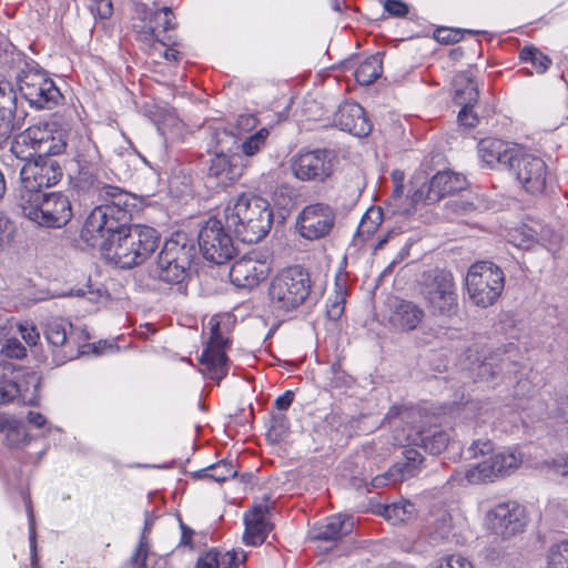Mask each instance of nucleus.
Wrapping results in <instances>:
<instances>
[{"label": "nucleus", "mask_w": 568, "mask_h": 568, "mask_svg": "<svg viewBox=\"0 0 568 568\" xmlns=\"http://www.w3.org/2000/svg\"><path fill=\"white\" fill-rule=\"evenodd\" d=\"M109 201L95 205L81 230V239L99 247L105 261L120 268L144 263L159 247V232L145 225H129L132 196L124 189L104 192Z\"/></svg>", "instance_id": "nucleus-1"}, {"label": "nucleus", "mask_w": 568, "mask_h": 568, "mask_svg": "<svg viewBox=\"0 0 568 568\" xmlns=\"http://www.w3.org/2000/svg\"><path fill=\"white\" fill-rule=\"evenodd\" d=\"M273 225V210L267 200L242 193L231 199L223 210V219L215 217V239L227 232L243 243H257L264 239Z\"/></svg>", "instance_id": "nucleus-2"}, {"label": "nucleus", "mask_w": 568, "mask_h": 568, "mask_svg": "<svg viewBox=\"0 0 568 568\" xmlns=\"http://www.w3.org/2000/svg\"><path fill=\"white\" fill-rule=\"evenodd\" d=\"M69 150L79 166L74 182L78 194L92 204L109 201L104 192L120 187L104 181L99 172L92 170L100 162V152L95 143L90 138L73 134Z\"/></svg>", "instance_id": "nucleus-3"}, {"label": "nucleus", "mask_w": 568, "mask_h": 568, "mask_svg": "<svg viewBox=\"0 0 568 568\" xmlns=\"http://www.w3.org/2000/svg\"><path fill=\"white\" fill-rule=\"evenodd\" d=\"M215 244V276L222 282H230L236 287L252 288L266 278L270 267L265 262L244 256L229 267L225 263L231 261L236 250L230 234L222 233L216 237Z\"/></svg>", "instance_id": "nucleus-4"}, {"label": "nucleus", "mask_w": 568, "mask_h": 568, "mask_svg": "<svg viewBox=\"0 0 568 568\" xmlns=\"http://www.w3.org/2000/svg\"><path fill=\"white\" fill-rule=\"evenodd\" d=\"M420 295L428 312L439 318H452L459 312L457 285L452 272L432 270L420 282Z\"/></svg>", "instance_id": "nucleus-5"}, {"label": "nucleus", "mask_w": 568, "mask_h": 568, "mask_svg": "<svg viewBox=\"0 0 568 568\" xmlns=\"http://www.w3.org/2000/svg\"><path fill=\"white\" fill-rule=\"evenodd\" d=\"M20 97L34 109H52L62 98L47 72L34 61L23 59L16 73Z\"/></svg>", "instance_id": "nucleus-6"}, {"label": "nucleus", "mask_w": 568, "mask_h": 568, "mask_svg": "<svg viewBox=\"0 0 568 568\" xmlns=\"http://www.w3.org/2000/svg\"><path fill=\"white\" fill-rule=\"evenodd\" d=\"M420 417V410L417 408L394 406L389 409L386 415L389 422L398 418L400 424L406 423L410 425L408 430L405 428L398 429L396 425L393 435L395 444L402 447L404 445L420 444L425 452L432 455L440 454L447 447L449 436L440 429H435L434 432L425 430L424 425L416 424V419Z\"/></svg>", "instance_id": "nucleus-7"}, {"label": "nucleus", "mask_w": 568, "mask_h": 568, "mask_svg": "<svg viewBox=\"0 0 568 568\" xmlns=\"http://www.w3.org/2000/svg\"><path fill=\"white\" fill-rule=\"evenodd\" d=\"M18 206L26 217L45 227H62L73 214L69 197L61 192L22 196Z\"/></svg>", "instance_id": "nucleus-8"}, {"label": "nucleus", "mask_w": 568, "mask_h": 568, "mask_svg": "<svg viewBox=\"0 0 568 568\" xmlns=\"http://www.w3.org/2000/svg\"><path fill=\"white\" fill-rule=\"evenodd\" d=\"M311 276L302 267H288L271 282L270 297L274 307L288 312L305 303L311 294Z\"/></svg>", "instance_id": "nucleus-9"}, {"label": "nucleus", "mask_w": 568, "mask_h": 568, "mask_svg": "<svg viewBox=\"0 0 568 568\" xmlns=\"http://www.w3.org/2000/svg\"><path fill=\"white\" fill-rule=\"evenodd\" d=\"M505 286L501 268L489 261L473 264L466 275V288L469 300L478 307L494 305Z\"/></svg>", "instance_id": "nucleus-10"}, {"label": "nucleus", "mask_w": 568, "mask_h": 568, "mask_svg": "<svg viewBox=\"0 0 568 568\" xmlns=\"http://www.w3.org/2000/svg\"><path fill=\"white\" fill-rule=\"evenodd\" d=\"M193 250L182 234L166 240L151 271L152 275L169 284L182 283L189 275Z\"/></svg>", "instance_id": "nucleus-11"}, {"label": "nucleus", "mask_w": 568, "mask_h": 568, "mask_svg": "<svg viewBox=\"0 0 568 568\" xmlns=\"http://www.w3.org/2000/svg\"><path fill=\"white\" fill-rule=\"evenodd\" d=\"M44 336L52 348V361L57 366L84 354L82 342L89 339L84 329L73 327L72 323L62 317L48 320Z\"/></svg>", "instance_id": "nucleus-12"}, {"label": "nucleus", "mask_w": 568, "mask_h": 568, "mask_svg": "<svg viewBox=\"0 0 568 568\" xmlns=\"http://www.w3.org/2000/svg\"><path fill=\"white\" fill-rule=\"evenodd\" d=\"M63 176V170L58 160L38 155L32 161H27L20 169L21 187L18 192L17 203L21 197L41 194L43 187L58 184Z\"/></svg>", "instance_id": "nucleus-13"}, {"label": "nucleus", "mask_w": 568, "mask_h": 568, "mask_svg": "<svg viewBox=\"0 0 568 568\" xmlns=\"http://www.w3.org/2000/svg\"><path fill=\"white\" fill-rule=\"evenodd\" d=\"M139 14L143 22L139 33L144 41L159 42L161 45H181L179 37L174 33L178 23L171 8L153 10L142 6Z\"/></svg>", "instance_id": "nucleus-14"}, {"label": "nucleus", "mask_w": 568, "mask_h": 568, "mask_svg": "<svg viewBox=\"0 0 568 568\" xmlns=\"http://www.w3.org/2000/svg\"><path fill=\"white\" fill-rule=\"evenodd\" d=\"M509 170L527 192L538 194L546 189L549 174L546 163L539 156L519 148Z\"/></svg>", "instance_id": "nucleus-15"}, {"label": "nucleus", "mask_w": 568, "mask_h": 568, "mask_svg": "<svg viewBox=\"0 0 568 568\" xmlns=\"http://www.w3.org/2000/svg\"><path fill=\"white\" fill-rule=\"evenodd\" d=\"M334 209L325 203L306 205L297 215L296 227L298 234L308 241H316L327 236L335 225Z\"/></svg>", "instance_id": "nucleus-16"}, {"label": "nucleus", "mask_w": 568, "mask_h": 568, "mask_svg": "<svg viewBox=\"0 0 568 568\" xmlns=\"http://www.w3.org/2000/svg\"><path fill=\"white\" fill-rule=\"evenodd\" d=\"M525 525V509L516 501L500 503L487 514L488 529L504 539L520 532Z\"/></svg>", "instance_id": "nucleus-17"}, {"label": "nucleus", "mask_w": 568, "mask_h": 568, "mask_svg": "<svg viewBox=\"0 0 568 568\" xmlns=\"http://www.w3.org/2000/svg\"><path fill=\"white\" fill-rule=\"evenodd\" d=\"M518 466L519 464H462L454 477L468 484L493 483L515 474Z\"/></svg>", "instance_id": "nucleus-18"}, {"label": "nucleus", "mask_w": 568, "mask_h": 568, "mask_svg": "<svg viewBox=\"0 0 568 568\" xmlns=\"http://www.w3.org/2000/svg\"><path fill=\"white\" fill-rule=\"evenodd\" d=\"M268 496L254 504L244 515V540L247 545L258 546L264 542L273 525L270 520Z\"/></svg>", "instance_id": "nucleus-19"}, {"label": "nucleus", "mask_w": 568, "mask_h": 568, "mask_svg": "<svg viewBox=\"0 0 568 568\" xmlns=\"http://www.w3.org/2000/svg\"><path fill=\"white\" fill-rule=\"evenodd\" d=\"M292 166L295 176L303 181H322L332 173L331 159L325 150L301 152Z\"/></svg>", "instance_id": "nucleus-20"}, {"label": "nucleus", "mask_w": 568, "mask_h": 568, "mask_svg": "<svg viewBox=\"0 0 568 568\" xmlns=\"http://www.w3.org/2000/svg\"><path fill=\"white\" fill-rule=\"evenodd\" d=\"M420 464H393L386 471L372 477L368 480V476H353L351 478V485L354 488L367 487L371 485L373 488H381L386 485L402 483L420 471Z\"/></svg>", "instance_id": "nucleus-21"}, {"label": "nucleus", "mask_w": 568, "mask_h": 568, "mask_svg": "<svg viewBox=\"0 0 568 568\" xmlns=\"http://www.w3.org/2000/svg\"><path fill=\"white\" fill-rule=\"evenodd\" d=\"M334 121L341 130L358 138L366 136L372 131V124L364 109L357 103L342 104L335 114Z\"/></svg>", "instance_id": "nucleus-22"}, {"label": "nucleus", "mask_w": 568, "mask_h": 568, "mask_svg": "<svg viewBox=\"0 0 568 568\" xmlns=\"http://www.w3.org/2000/svg\"><path fill=\"white\" fill-rule=\"evenodd\" d=\"M425 316V310L417 303L398 300L392 305L388 321L394 328L410 332L420 326Z\"/></svg>", "instance_id": "nucleus-23"}, {"label": "nucleus", "mask_w": 568, "mask_h": 568, "mask_svg": "<svg viewBox=\"0 0 568 568\" xmlns=\"http://www.w3.org/2000/svg\"><path fill=\"white\" fill-rule=\"evenodd\" d=\"M353 527L354 520L351 516L335 515L315 524L308 535L311 540L334 544L348 535Z\"/></svg>", "instance_id": "nucleus-24"}, {"label": "nucleus", "mask_w": 568, "mask_h": 568, "mask_svg": "<svg viewBox=\"0 0 568 568\" xmlns=\"http://www.w3.org/2000/svg\"><path fill=\"white\" fill-rule=\"evenodd\" d=\"M518 149L517 146H509L503 140L487 138L478 143V155L487 166L509 169Z\"/></svg>", "instance_id": "nucleus-25"}, {"label": "nucleus", "mask_w": 568, "mask_h": 568, "mask_svg": "<svg viewBox=\"0 0 568 568\" xmlns=\"http://www.w3.org/2000/svg\"><path fill=\"white\" fill-rule=\"evenodd\" d=\"M243 171L244 163L241 154L215 152V190L231 186L242 176Z\"/></svg>", "instance_id": "nucleus-26"}, {"label": "nucleus", "mask_w": 568, "mask_h": 568, "mask_svg": "<svg viewBox=\"0 0 568 568\" xmlns=\"http://www.w3.org/2000/svg\"><path fill=\"white\" fill-rule=\"evenodd\" d=\"M467 186L465 175L452 171L436 173L427 185V200L437 202L442 197L459 192Z\"/></svg>", "instance_id": "nucleus-27"}, {"label": "nucleus", "mask_w": 568, "mask_h": 568, "mask_svg": "<svg viewBox=\"0 0 568 568\" xmlns=\"http://www.w3.org/2000/svg\"><path fill=\"white\" fill-rule=\"evenodd\" d=\"M41 140H39V155L49 156L60 155L68 152L70 143L73 136L72 132H68L62 129L53 130L48 124L40 126Z\"/></svg>", "instance_id": "nucleus-28"}, {"label": "nucleus", "mask_w": 568, "mask_h": 568, "mask_svg": "<svg viewBox=\"0 0 568 568\" xmlns=\"http://www.w3.org/2000/svg\"><path fill=\"white\" fill-rule=\"evenodd\" d=\"M40 126H30L17 134L11 142L10 151L19 160L27 161L34 160V155H39V140H41Z\"/></svg>", "instance_id": "nucleus-29"}, {"label": "nucleus", "mask_w": 568, "mask_h": 568, "mask_svg": "<svg viewBox=\"0 0 568 568\" xmlns=\"http://www.w3.org/2000/svg\"><path fill=\"white\" fill-rule=\"evenodd\" d=\"M234 324L235 318L224 313L219 316V321H215V384L219 383L227 374L229 366V357L225 354V349L230 347L231 339L229 336H225L222 332L221 324Z\"/></svg>", "instance_id": "nucleus-30"}, {"label": "nucleus", "mask_w": 568, "mask_h": 568, "mask_svg": "<svg viewBox=\"0 0 568 568\" xmlns=\"http://www.w3.org/2000/svg\"><path fill=\"white\" fill-rule=\"evenodd\" d=\"M494 452V445L490 440H476L468 448V457L469 459H478L484 458V462H506V459H510L511 462H521L524 455L519 452L518 448L513 447L506 450L499 452L491 455Z\"/></svg>", "instance_id": "nucleus-31"}, {"label": "nucleus", "mask_w": 568, "mask_h": 568, "mask_svg": "<svg viewBox=\"0 0 568 568\" xmlns=\"http://www.w3.org/2000/svg\"><path fill=\"white\" fill-rule=\"evenodd\" d=\"M454 100L457 104H475L478 99V88L469 72H460L454 77Z\"/></svg>", "instance_id": "nucleus-32"}, {"label": "nucleus", "mask_w": 568, "mask_h": 568, "mask_svg": "<svg viewBox=\"0 0 568 568\" xmlns=\"http://www.w3.org/2000/svg\"><path fill=\"white\" fill-rule=\"evenodd\" d=\"M20 394L17 374L9 363H0V405L11 403Z\"/></svg>", "instance_id": "nucleus-33"}, {"label": "nucleus", "mask_w": 568, "mask_h": 568, "mask_svg": "<svg viewBox=\"0 0 568 568\" xmlns=\"http://www.w3.org/2000/svg\"><path fill=\"white\" fill-rule=\"evenodd\" d=\"M383 72V60L381 53L364 59L355 69L354 77L362 85H369L381 77Z\"/></svg>", "instance_id": "nucleus-34"}, {"label": "nucleus", "mask_w": 568, "mask_h": 568, "mask_svg": "<svg viewBox=\"0 0 568 568\" xmlns=\"http://www.w3.org/2000/svg\"><path fill=\"white\" fill-rule=\"evenodd\" d=\"M393 525L408 521L416 515V507L408 500L386 505L381 513Z\"/></svg>", "instance_id": "nucleus-35"}, {"label": "nucleus", "mask_w": 568, "mask_h": 568, "mask_svg": "<svg viewBox=\"0 0 568 568\" xmlns=\"http://www.w3.org/2000/svg\"><path fill=\"white\" fill-rule=\"evenodd\" d=\"M204 327L207 329L206 346L199 357L200 372L204 377L212 378L213 373V316L205 317Z\"/></svg>", "instance_id": "nucleus-36"}, {"label": "nucleus", "mask_w": 568, "mask_h": 568, "mask_svg": "<svg viewBox=\"0 0 568 568\" xmlns=\"http://www.w3.org/2000/svg\"><path fill=\"white\" fill-rule=\"evenodd\" d=\"M328 386L341 393L349 389L354 384V378L346 373L339 363H333L327 372Z\"/></svg>", "instance_id": "nucleus-37"}, {"label": "nucleus", "mask_w": 568, "mask_h": 568, "mask_svg": "<svg viewBox=\"0 0 568 568\" xmlns=\"http://www.w3.org/2000/svg\"><path fill=\"white\" fill-rule=\"evenodd\" d=\"M547 565L548 568H568V538L549 547Z\"/></svg>", "instance_id": "nucleus-38"}, {"label": "nucleus", "mask_w": 568, "mask_h": 568, "mask_svg": "<svg viewBox=\"0 0 568 568\" xmlns=\"http://www.w3.org/2000/svg\"><path fill=\"white\" fill-rule=\"evenodd\" d=\"M268 135V129L262 128L246 138L236 149H240L245 156H253L265 146Z\"/></svg>", "instance_id": "nucleus-39"}, {"label": "nucleus", "mask_w": 568, "mask_h": 568, "mask_svg": "<svg viewBox=\"0 0 568 568\" xmlns=\"http://www.w3.org/2000/svg\"><path fill=\"white\" fill-rule=\"evenodd\" d=\"M519 57L521 60L530 62L538 73H545L551 65V59L534 47L524 48Z\"/></svg>", "instance_id": "nucleus-40"}, {"label": "nucleus", "mask_w": 568, "mask_h": 568, "mask_svg": "<svg viewBox=\"0 0 568 568\" xmlns=\"http://www.w3.org/2000/svg\"><path fill=\"white\" fill-rule=\"evenodd\" d=\"M14 129L16 121L12 108L0 103V146L10 138Z\"/></svg>", "instance_id": "nucleus-41"}, {"label": "nucleus", "mask_w": 568, "mask_h": 568, "mask_svg": "<svg viewBox=\"0 0 568 568\" xmlns=\"http://www.w3.org/2000/svg\"><path fill=\"white\" fill-rule=\"evenodd\" d=\"M245 554L234 549L224 552L215 550V568H236L245 561Z\"/></svg>", "instance_id": "nucleus-42"}, {"label": "nucleus", "mask_w": 568, "mask_h": 568, "mask_svg": "<svg viewBox=\"0 0 568 568\" xmlns=\"http://www.w3.org/2000/svg\"><path fill=\"white\" fill-rule=\"evenodd\" d=\"M211 220L200 230L197 236L199 248L203 257L209 262H213V226H210Z\"/></svg>", "instance_id": "nucleus-43"}, {"label": "nucleus", "mask_w": 568, "mask_h": 568, "mask_svg": "<svg viewBox=\"0 0 568 568\" xmlns=\"http://www.w3.org/2000/svg\"><path fill=\"white\" fill-rule=\"evenodd\" d=\"M345 295L343 292H336L333 298H328L326 304V315L331 321H337L344 313Z\"/></svg>", "instance_id": "nucleus-44"}, {"label": "nucleus", "mask_w": 568, "mask_h": 568, "mask_svg": "<svg viewBox=\"0 0 568 568\" xmlns=\"http://www.w3.org/2000/svg\"><path fill=\"white\" fill-rule=\"evenodd\" d=\"M288 432V425L284 416H274L267 437L273 442L282 440Z\"/></svg>", "instance_id": "nucleus-45"}, {"label": "nucleus", "mask_w": 568, "mask_h": 568, "mask_svg": "<svg viewBox=\"0 0 568 568\" xmlns=\"http://www.w3.org/2000/svg\"><path fill=\"white\" fill-rule=\"evenodd\" d=\"M1 353L10 358H22L27 354L26 347L17 338H7Z\"/></svg>", "instance_id": "nucleus-46"}, {"label": "nucleus", "mask_w": 568, "mask_h": 568, "mask_svg": "<svg viewBox=\"0 0 568 568\" xmlns=\"http://www.w3.org/2000/svg\"><path fill=\"white\" fill-rule=\"evenodd\" d=\"M149 552V542L146 537L141 536L134 555L131 558L133 568H145V561Z\"/></svg>", "instance_id": "nucleus-47"}, {"label": "nucleus", "mask_w": 568, "mask_h": 568, "mask_svg": "<svg viewBox=\"0 0 568 568\" xmlns=\"http://www.w3.org/2000/svg\"><path fill=\"white\" fill-rule=\"evenodd\" d=\"M435 39L439 43L449 44L458 42L463 38V30L439 28L434 33Z\"/></svg>", "instance_id": "nucleus-48"}, {"label": "nucleus", "mask_w": 568, "mask_h": 568, "mask_svg": "<svg viewBox=\"0 0 568 568\" xmlns=\"http://www.w3.org/2000/svg\"><path fill=\"white\" fill-rule=\"evenodd\" d=\"M403 191L404 186L402 184H396L392 196L389 199V205L393 207V213L395 214H410L412 206H402L400 202L403 200Z\"/></svg>", "instance_id": "nucleus-49"}, {"label": "nucleus", "mask_w": 568, "mask_h": 568, "mask_svg": "<svg viewBox=\"0 0 568 568\" xmlns=\"http://www.w3.org/2000/svg\"><path fill=\"white\" fill-rule=\"evenodd\" d=\"M258 124V120L254 114H240L236 119V130L239 133H247L254 130Z\"/></svg>", "instance_id": "nucleus-50"}, {"label": "nucleus", "mask_w": 568, "mask_h": 568, "mask_svg": "<svg viewBox=\"0 0 568 568\" xmlns=\"http://www.w3.org/2000/svg\"><path fill=\"white\" fill-rule=\"evenodd\" d=\"M463 108L458 113V122L466 128H474L478 123L477 114L473 112L474 104H460Z\"/></svg>", "instance_id": "nucleus-51"}, {"label": "nucleus", "mask_w": 568, "mask_h": 568, "mask_svg": "<svg viewBox=\"0 0 568 568\" xmlns=\"http://www.w3.org/2000/svg\"><path fill=\"white\" fill-rule=\"evenodd\" d=\"M546 475L550 480L560 481V478H568V464H546Z\"/></svg>", "instance_id": "nucleus-52"}, {"label": "nucleus", "mask_w": 568, "mask_h": 568, "mask_svg": "<svg viewBox=\"0 0 568 568\" xmlns=\"http://www.w3.org/2000/svg\"><path fill=\"white\" fill-rule=\"evenodd\" d=\"M384 9L390 16L398 18L405 17L408 13L407 4L400 0H385Z\"/></svg>", "instance_id": "nucleus-53"}, {"label": "nucleus", "mask_w": 568, "mask_h": 568, "mask_svg": "<svg viewBox=\"0 0 568 568\" xmlns=\"http://www.w3.org/2000/svg\"><path fill=\"white\" fill-rule=\"evenodd\" d=\"M438 568H474V566L460 555H450L444 559Z\"/></svg>", "instance_id": "nucleus-54"}, {"label": "nucleus", "mask_w": 568, "mask_h": 568, "mask_svg": "<svg viewBox=\"0 0 568 568\" xmlns=\"http://www.w3.org/2000/svg\"><path fill=\"white\" fill-rule=\"evenodd\" d=\"M23 500H24L26 510H27L28 520H29L30 546H31V550L34 551V549H36V528H34L33 509H32V505H31V500H30L29 496H23Z\"/></svg>", "instance_id": "nucleus-55"}, {"label": "nucleus", "mask_w": 568, "mask_h": 568, "mask_svg": "<svg viewBox=\"0 0 568 568\" xmlns=\"http://www.w3.org/2000/svg\"><path fill=\"white\" fill-rule=\"evenodd\" d=\"M500 372L498 366H494L490 362L484 361L478 367V377L483 381H489L497 376Z\"/></svg>", "instance_id": "nucleus-56"}, {"label": "nucleus", "mask_w": 568, "mask_h": 568, "mask_svg": "<svg viewBox=\"0 0 568 568\" xmlns=\"http://www.w3.org/2000/svg\"><path fill=\"white\" fill-rule=\"evenodd\" d=\"M19 331L21 333L22 338L29 345H36L40 338L39 333L37 332L34 326H29L28 324L19 325Z\"/></svg>", "instance_id": "nucleus-57"}, {"label": "nucleus", "mask_w": 568, "mask_h": 568, "mask_svg": "<svg viewBox=\"0 0 568 568\" xmlns=\"http://www.w3.org/2000/svg\"><path fill=\"white\" fill-rule=\"evenodd\" d=\"M91 10L101 19H108L111 17L113 8L110 0H98Z\"/></svg>", "instance_id": "nucleus-58"}, {"label": "nucleus", "mask_w": 568, "mask_h": 568, "mask_svg": "<svg viewBox=\"0 0 568 568\" xmlns=\"http://www.w3.org/2000/svg\"><path fill=\"white\" fill-rule=\"evenodd\" d=\"M294 400V393L292 390H286L283 395L278 396L275 402L274 406L278 410H287L288 407L292 405Z\"/></svg>", "instance_id": "nucleus-59"}, {"label": "nucleus", "mask_w": 568, "mask_h": 568, "mask_svg": "<svg viewBox=\"0 0 568 568\" xmlns=\"http://www.w3.org/2000/svg\"><path fill=\"white\" fill-rule=\"evenodd\" d=\"M8 432L7 437L19 436L20 432L12 428V420L6 415L0 413V432Z\"/></svg>", "instance_id": "nucleus-60"}, {"label": "nucleus", "mask_w": 568, "mask_h": 568, "mask_svg": "<svg viewBox=\"0 0 568 568\" xmlns=\"http://www.w3.org/2000/svg\"><path fill=\"white\" fill-rule=\"evenodd\" d=\"M26 418L36 428H41L47 424V418L39 412L29 410Z\"/></svg>", "instance_id": "nucleus-61"}, {"label": "nucleus", "mask_w": 568, "mask_h": 568, "mask_svg": "<svg viewBox=\"0 0 568 568\" xmlns=\"http://www.w3.org/2000/svg\"><path fill=\"white\" fill-rule=\"evenodd\" d=\"M437 530H438V534L440 535V537H446L448 535V532L450 531V527H452V518L449 515L447 514H444L442 516V518H439L437 520Z\"/></svg>", "instance_id": "nucleus-62"}, {"label": "nucleus", "mask_w": 568, "mask_h": 568, "mask_svg": "<svg viewBox=\"0 0 568 568\" xmlns=\"http://www.w3.org/2000/svg\"><path fill=\"white\" fill-rule=\"evenodd\" d=\"M377 229V223L375 221H371L369 216H364L359 226H358V233L361 234H373Z\"/></svg>", "instance_id": "nucleus-63"}, {"label": "nucleus", "mask_w": 568, "mask_h": 568, "mask_svg": "<svg viewBox=\"0 0 568 568\" xmlns=\"http://www.w3.org/2000/svg\"><path fill=\"white\" fill-rule=\"evenodd\" d=\"M196 568H213V551L209 550L200 556L196 561Z\"/></svg>", "instance_id": "nucleus-64"}]
</instances>
